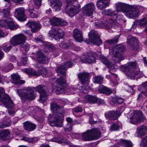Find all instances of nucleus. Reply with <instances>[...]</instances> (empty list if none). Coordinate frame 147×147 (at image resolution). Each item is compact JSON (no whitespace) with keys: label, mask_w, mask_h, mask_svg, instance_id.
Segmentation results:
<instances>
[{"label":"nucleus","mask_w":147,"mask_h":147,"mask_svg":"<svg viewBox=\"0 0 147 147\" xmlns=\"http://www.w3.org/2000/svg\"><path fill=\"white\" fill-rule=\"evenodd\" d=\"M73 36L75 39L78 41H82L83 40V38L82 36V32L76 28L74 29L73 33Z\"/></svg>","instance_id":"30"},{"label":"nucleus","mask_w":147,"mask_h":147,"mask_svg":"<svg viewBox=\"0 0 147 147\" xmlns=\"http://www.w3.org/2000/svg\"><path fill=\"white\" fill-rule=\"evenodd\" d=\"M99 91L100 93H104L108 95L112 93V91L110 89L103 86H100Z\"/></svg>","instance_id":"37"},{"label":"nucleus","mask_w":147,"mask_h":147,"mask_svg":"<svg viewBox=\"0 0 147 147\" xmlns=\"http://www.w3.org/2000/svg\"><path fill=\"white\" fill-rule=\"evenodd\" d=\"M147 132V127L144 125L138 127L137 128L136 133L139 137L144 136Z\"/></svg>","instance_id":"29"},{"label":"nucleus","mask_w":147,"mask_h":147,"mask_svg":"<svg viewBox=\"0 0 147 147\" xmlns=\"http://www.w3.org/2000/svg\"><path fill=\"white\" fill-rule=\"evenodd\" d=\"M96 53L93 52H90L87 53L85 57L82 59L84 63H94L95 61Z\"/></svg>","instance_id":"18"},{"label":"nucleus","mask_w":147,"mask_h":147,"mask_svg":"<svg viewBox=\"0 0 147 147\" xmlns=\"http://www.w3.org/2000/svg\"><path fill=\"white\" fill-rule=\"evenodd\" d=\"M52 141L59 143H65L67 144H69V142L67 141V139L64 137H55L52 139Z\"/></svg>","instance_id":"38"},{"label":"nucleus","mask_w":147,"mask_h":147,"mask_svg":"<svg viewBox=\"0 0 147 147\" xmlns=\"http://www.w3.org/2000/svg\"><path fill=\"white\" fill-rule=\"evenodd\" d=\"M120 144L122 147H132V144L129 140L121 139Z\"/></svg>","instance_id":"40"},{"label":"nucleus","mask_w":147,"mask_h":147,"mask_svg":"<svg viewBox=\"0 0 147 147\" xmlns=\"http://www.w3.org/2000/svg\"><path fill=\"white\" fill-rule=\"evenodd\" d=\"M11 82L15 84H24L25 83L24 81L20 79V76L18 74H13L11 75Z\"/></svg>","instance_id":"27"},{"label":"nucleus","mask_w":147,"mask_h":147,"mask_svg":"<svg viewBox=\"0 0 147 147\" xmlns=\"http://www.w3.org/2000/svg\"><path fill=\"white\" fill-rule=\"evenodd\" d=\"M63 65L69 68L73 65V62L72 61L66 62L63 64Z\"/></svg>","instance_id":"56"},{"label":"nucleus","mask_w":147,"mask_h":147,"mask_svg":"<svg viewBox=\"0 0 147 147\" xmlns=\"http://www.w3.org/2000/svg\"><path fill=\"white\" fill-rule=\"evenodd\" d=\"M137 24L140 26L145 25L147 24V21L146 20L145 18H144L137 21Z\"/></svg>","instance_id":"48"},{"label":"nucleus","mask_w":147,"mask_h":147,"mask_svg":"<svg viewBox=\"0 0 147 147\" xmlns=\"http://www.w3.org/2000/svg\"><path fill=\"white\" fill-rule=\"evenodd\" d=\"M54 121H51L49 122V124L52 126H56L61 127L62 126L63 120L61 118L60 115L54 116Z\"/></svg>","instance_id":"20"},{"label":"nucleus","mask_w":147,"mask_h":147,"mask_svg":"<svg viewBox=\"0 0 147 147\" xmlns=\"http://www.w3.org/2000/svg\"><path fill=\"white\" fill-rule=\"evenodd\" d=\"M35 90L40 94L39 101L43 103L47 99L49 91L47 86L43 84L39 85L34 88Z\"/></svg>","instance_id":"8"},{"label":"nucleus","mask_w":147,"mask_h":147,"mask_svg":"<svg viewBox=\"0 0 147 147\" xmlns=\"http://www.w3.org/2000/svg\"><path fill=\"white\" fill-rule=\"evenodd\" d=\"M42 0H34V3L35 5L36 6V8H39L41 5Z\"/></svg>","instance_id":"57"},{"label":"nucleus","mask_w":147,"mask_h":147,"mask_svg":"<svg viewBox=\"0 0 147 147\" xmlns=\"http://www.w3.org/2000/svg\"><path fill=\"white\" fill-rule=\"evenodd\" d=\"M60 47L65 49L67 48L69 46V43L68 41H63L59 44Z\"/></svg>","instance_id":"47"},{"label":"nucleus","mask_w":147,"mask_h":147,"mask_svg":"<svg viewBox=\"0 0 147 147\" xmlns=\"http://www.w3.org/2000/svg\"><path fill=\"white\" fill-rule=\"evenodd\" d=\"M27 39L26 37L24 34H20L13 36L11 39L10 42L13 46L21 45L24 44Z\"/></svg>","instance_id":"13"},{"label":"nucleus","mask_w":147,"mask_h":147,"mask_svg":"<svg viewBox=\"0 0 147 147\" xmlns=\"http://www.w3.org/2000/svg\"><path fill=\"white\" fill-rule=\"evenodd\" d=\"M89 74L86 72L80 73L78 75V77L82 83L83 85H86L87 87L89 82Z\"/></svg>","instance_id":"21"},{"label":"nucleus","mask_w":147,"mask_h":147,"mask_svg":"<svg viewBox=\"0 0 147 147\" xmlns=\"http://www.w3.org/2000/svg\"><path fill=\"white\" fill-rule=\"evenodd\" d=\"M119 127L117 124L114 123L111 126L110 130L111 131L117 130L118 129Z\"/></svg>","instance_id":"53"},{"label":"nucleus","mask_w":147,"mask_h":147,"mask_svg":"<svg viewBox=\"0 0 147 147\" xmlns=\"http://www.w3.org/2000/svg\"><path fill=\"white\" fill-rule=\"evenodd\" d=\"M125 48L123 45H118L110 49V53L113 59L116 62L119 63L123 59L122 53L125 50Z\"/></svg>","instance_id":"4"},{"label":"nucleus","mask_w":147,"mask_h":147,"mask_svg":"<svg viewBox=\"0 0 147 147\" xmlns=\"http://www.w3.org/2000/svg\"><path fill=\"white\" fill-rule=\"evenodd\" d=\"M117 22L115 20L110 18L108 20L107 23H102L100 20H96L94 23L96 26L98 27H100L105 28L107 29H110L112 27H114Z\"/></svg>","instance_id":"10"},{"label":"nucleus","mask_w":147,"mask_h":147,"mask_svg":"<svg viewBox=\"0 0 147 147\" xmlns=\"http://www.w3.org/2000/svg\"><path fill=\"white\" fill-rule=\"evenodd\" d=\"M118 11H122L127 17L133 18L137 17L139 14V11L135 6H132L122 3L116 4L115 7Z\"/></svg>","instance_id":"1"},{"label":"nucleus","mask_w":147,"mask_h":147,"mask_svg":"<svg viewBox=\"0 0 147 147\" xmlns=\"http://www.w3.org/2000/svg\"><path fill=\"white\" fill-rule=\"evenodd\" d=\"M40 69L38 70V72H36L33 69H26L24 70V71L26 73L32 76H38L40 75H46L48 71L47 69L45 68H43L42 67H39Z\"/></svg>","instance_id":"17"},{"label":"nucleus","mask_w":147,"mask_h":147,"mask_svg":"<svg viewBox=\"0 0 147 147\" xmlns=\"http://www.w3.org/2000/svg\"><path fill=\"white\" fill-rule=\"evenodd\" d=\"M107 67L109 69V72L110 73L111 75L112 76V74H114L113 73H112L111 71H112L113 72L115 71L116 70V69L118 68V67L116 65H113L110 62L109 63L107 66Z\"/></svg>","instance_id":"43"},{"label":"nucleus","mask_w":147,"mask_h":147,"mask_svg":"<svg viewBox=\"0 0 147 147\" xmlns=\"http://www.w3.org/2000/svg\"><path fill=\"white\" fill-rule=\"evenodd\" d=\"M140 146L141 147H147V136L142 139Z\"/></svg>","instance_id":"49"},{"label":"nucleus","mask_w":147,"mask_h":147,"mask_svg":"<svg viewBox=\"0 0 147 147\" xmlns=\"http://www.w3.org/2000/svg\"><path fill=\"white\" fill-rule=\"evenodd\" d=\"M100 136V132L96 129L88 130L82 134V139L86 141L98 139Z\"/></svg>","instance_id":"6"},{"label":"nucleus","mask_w":147,"mask_h":147,"mask_svg":"<svg viewBox=\"0 0 147 147\" xmlns=\"http://www.w3.org/2000/svg\"><path fill=\"white\" fill-rule=\"evenodd\" d=\"M50 106L51 109L53 113L54 116L59 115V114H63L64 113L63 108L58 105L56 102H51Z\"/></svg>","instance_id":"16"},{"label":"nucleus","mask_w":147,"mask_h":147,"mask_svg":"<svg viewBox=\"0 0 147 147\" xmlns=\"http://www.w3.org/2000/svg\"><path fill=\"white\" fill-rule=\"evenodd\" d=\"M94 81L95 83H101L103 80V78L101 76H97L94 78Z\"/></svg>","instance_id":"50"},{"label":"nucleus","mask_w":147,"mask_h":147,"mask_svg":"<svg viewBox=\"0 0 147 147\" xmlns=\"http://www.w3.org/2000/svg\"><path fill=\"white\" fill-rule=\"evenodd\" d=\"M11 124L10 120L9 119H7L6 117H4L3 121L2 122L0 123V128L8 127L10 126Z\"/></svg>","instance_id":"36"},{"label":"nucleus","mask_w":147,"mask_h":147,"mask_svg":"<svg viewBox=\"0 0 147 147\" xmlns=\"http://www.w3.org/2000/svg\"><path fill=\"white\" fill-rule=\"evenodd\" d=\"M115 101L118 104H121L123 102V100L121 98L116 97L115 98Z\"/></svg>","instance_id":"58"},{"label":"nucleus","mask_w":147,"mask_h":147,"mask_svg":"<svg viewBox=\"0 0 147 147\" xmlns=\"http://www.w3.org/2000/svg\"><path fill=\"white\" fill-rule=\"evenodd\" d=\"M2 13L3 17L4 18L9 16V12L7 9H3L2 11Z\"/></svg>","instance_id":"55"},{"label":"nucleus","mask_w":147,"mask_h":147,"mask_svg":"<svg viewBox=\"0 0 147 147\" xmlns=\"http://www.w3.org/2000/svg\"><path fill=\"white\" fill-rule=\"evenodd\" d=\"M22 140L26 141L29 142L34 143L38 141V139L37 138H30L28 137H24L23 138Z\"/></svg>","instance_id":"44"},{"label":"nucleus","mask_w":147,"mask_h":147,"mask_svg":"<svg viewBox=\"0 0 147 147\" xmlns=\"http://www.w3.org/2000/svg\"><path fill=\"white\" fill-rule=\"evenodd\" d=\"M66 68L63 65L59 66L57 69V72L58 74H59L63 76H66V74L65 72ZM63 76H61L58 79L55 84L57 88L55 92L57 94H62L65 92V89L66 86L67 82L64 78H63Z\"/></svg>","instance_id":"2"},{"label":"nucleus","mask_w":147,"mask_h":147,"mask_svg":"<svg viewBox=\"0 0 147 147\" xmlns=\"http://www.w3.org/2000/svg\"><path fill=\"white\" fill-rule=\"evenodd\" d=\"M23 127L25 130L31 131L36 129V126L34 124L28 121H26L23 123Z\"/></svg>","instance_id":"28"},{"label":"nucleus","mask_w":147,"mask_h":147,"mask_svg":"<svg viewBox=\"0 0 147 147\" xmlns=\"http://www.w3.org/2000/svg\"><path fill=\"white\" fill-rule=\"evenodd\" d=\"M27 24L31 28L32 31L33 32H37L41 28L40 24L37 22L30 21Z\"/></svg>","instance_id":"24"},{"label":"nucleus","mask_w":147,"mask_h":147,"mask_svg":"<svg viewBox=\"0 0 147 147\" xmlns=\"http://www.w3.org/2000/svg\"><path fill=\"white\" fill-rule=\"evenodd\" d=\"M85 100L86 102L90 103H94L97 102L98 100L97 98L94 96L87 95L84 97Z\"/></svg>","instance_id":"34"},{"label":"nucleus","mask_w":147,"mask_h":147,"mask_svg":"<svg viewBox=\"0 0 147 147\" xmlns=\"http://www.w3.org/2000/svg\"><path fill=\"white\" fill-rule=\"evenodd\" d=\"M89 87H87L86 88H84V86L80 87L79 89L81 90V92L84 93H87L88 92V89Z\"/></svg>","instance_id":"61"},{"label":"nucleus","mask_w":147,"mask_h":147,"mask_svg":"<svg viewBox=\"0 0 147 147\" xmlns=\"http://www.w3.org/2000/svg\"><path fill=\"white\" fill-rule=\"evenodd\" d=\"M137 65L136 62H130L126 66H121L120 69L124 72L127 77L131 79H134L136 77L140 78L142 76L143 73L140 71H135Z\"/></svg>","instance_id":"3"},{"label":"nucleus","mask_w":147,"mask_h":147,"mask_svg":"<svg viewBox=\"0 0 147 147\" xmlns=\"http://www.w3.org/2000/svg\"><path fill=\"white\" fill-rule=\"evenodd\" d=\"M82 111V108L79 106L76 107L74 109V111L76 113L80 112Z\"/></svg>","instance_id":"64"},{"label":"nucleus","mask_w":147,"mask_h":147,"mask_svg":"<svg viewBox=\"0 0 147 147\" xmlns=\"http://www.w3.org/2000/svg\"><path fill=\"white\" fill-rule=\"evenodd\" d=\"M22 47L24 48L26 51H28L29 50V46L27 44H22L21 45Z\"/></svg>","instance_id":"59"},{"label":"nucleus","mask_w":147,"mask_h":147,"mask_svg":"<svg viewBox=\"0 0 147 147\" xmlns=\"http://www.w3.org/2000/svg\"><path fill=\"white\" fill-rule=\"evenodd\" d=\"M106 77L110 78L114 85H117L118 84V82L117 81L118 77L116 74H112V76L110 77L109 75H106Z\"/></svg>","instance_id":"39"},{"label":"nucleus","mask_w":147,"mask_h":147,"mask_svg":"<svg viewBox=\"0 0 147 147\" xmlns=\"http://www.w3.org/2000/svg\"><path fill=\"white\" fill-rule=\"evenodd\" d=\"M53 8L55 11L59 10L61 7V2L60 0H53Z\"/></svg>","instance_id":"35"},{"label":"nucleus","mask_w":147,"mask_h":147,"mask_svg":"<svg viewBox=\"0 0 147 147\" xmlns=\"http://www.w3.org/2000/svg\"><path fill=\"white\" fill-rule=\"evenodd\" d=\"M10 133L8 130L5 129L0 131V139L6 140L10 137Z\"/></svg>","instance_id":"33"},{"label":"nucleus","mask_w":147,"mask_h":147,"mask_svg":"<svg viewBox=\"0 0 147 147\" xmlns=\"http://www.w3.org/2000/svg\"><path fill=\"white\" fill-rule=\"evenodd\" d=\"M31 17L32 18H37L38 17V13L34 9H30L29 10Z\"/></svg>","instance_id":"45"},{"label":"nucleus","mask_w":147,"mask_h":147,"mask_svg":"<svg viewBox=\"0 0 147 147\" xmlns=\"http://www.w3.org/2000/svg\"><path fill=\"white\" fill-rule=\"evenodd\" d=\"M110 1V0H98L96 4L98 8L100 10L105 8L108 6Z\"/></svg>","instance_id":"26"},{"label":"nucleus","mask_w":147,"mask_h":147,"mask_svg":"<svg viewBox=\"0 0 147 147\" xmlns=\"http://www.w3.org/2000/svg\"><path fill=\"white\" fill-rule=\"evenodd\" d=\"M120 35H117L111 39L107 40L106 42L109 44H115L118 42Z\"/></svg>","instance_id":"42"},{"label":"nucleus","mask_w":147,"mask_h":147,"mask_svg":"<svg viewBox=\"0 0 147 147\" xmlns=\"http://www.w3.org/2000/svg\"><path fill=\"white\" fill-rule=\"evenodd\" d=\"M50 21L52 25L55 26H59L60 18L54 17L51 19Z\"/></svg>","instance_id":"41"},{"label":"nucleus","mask_w":147,"mask_h":147,"mask_svg":"<svg viewBox=\"0 0 147 147\" xmlns=\"http://www.w3.org/2000/svg\"><path fill=\"white\" fill-rule=\"evenodd\" d=\"M5 103L7 105V106L5 104H3L8 109V112L9 114L10 115H14V111L13 109L14 106L13 101L10 99L8 101L5 102Z\"/></svg>","instance_id":"31"},{"label":"nucleus","mask_w":147,"mask_h":147,"mask_svg":"<svg viewBox=\"0 0 147 147\" xmlns=\"http://www.w3.org/2000/svg\"><path fill=\"white\" fill-rule=\"evenodd\" d=\"M88 36L89 42H92L97 46H99L102 43V42L97 31L93 30H92L89 32Z\"/></svg>","instance_id":"12"},{"label":"nucleus","mask_w":147,"mask_h":147,"mask_svg":"<svg viewBox=\"0 0 147 147\" xmlns=\"http://www.w3.org/2000/svg\"><path fill=\"white\" fill-rule=\"evenodd\" d=\"M36 119L39 122H42L44 120V117L43 116H42L36 117Z\"/></svg>","instance_id":"62"},{"label":"nucleus","mask_w":147,"mask_h":147,"mask_svg":"<svg viewBox=\"0 0 147 147\" xmlns=\"http://www.w3.org/2000/svg\"><path fill=\"white\" fill-rule=\"evenodd\" d=\"M11 48V46L8 45H4L2 47L3 50L6 52H9Z\"/></svg>","instance_id":"52"},{"label":"nucleus","mask_w":147,"mask_h":147,"mask_svg":"<svg viewBox=\"0 0 147 147\" xmlns=\"http://www.w3.org/2000/svg\"><path fill=\"white\" fill-rule=\"evenodd\" d=\"M49 34L56 40L62 38L64 35V32L63 30L57 27H52L51 30L49 31Z\"/></svg>","instance_id":"11"},{"label":"nucleus","mask_w":147,"mask_h":147,"mask_svg":"<svg viewBox=\"0 0 147 147\" xmlns=\"http://www.w3.org/2000/svg\"><path fill=\"white\" fill-rule=\"evenodd\" d=\"M77 0H66V5L65 8L66 13L71 17L78 13L80 11V6H71L72 1H76Z\"/></svg>","instance_id":"7"},{"label":"nucleus","mask_w":147,"mask_h":147,"mask_svg":"<svg viewBox=\"0 0 147 147\" xmlns=\"http://www.w3.org/2000/svg\"><path fill=\"white\" fill-rule=\"evenodd\" d=\"M44 39V38L42 35H40L37 38H35V40L37 42L38 41L43 42Z\"/></svg>","instance_id":"63"},{"label":"nucleus","mask_w":147,"mask_h":147,"mask_svg":"<svg viewBox=\"0 0 147 147\" xmlns=\"http://www.w3.org/2000/svg\"><path fill=\"white\" fill-rule=\"evenodd\" d=\"M13 68V65L12 64H9L4 68V70L6 71H8L11 70Z\"/></svg>","instance_id":"54"},{"label":"nucleus","mask_w":147,"mask_h":147,"mask_svg":"<svg viewBox=\"0 0 147 147\" xmlns=\"http://www.w3.org/2000/svg\"><path fill=\"white\" fill-rule=\"evenodd\" d=\"M121 113L119 110L116 111H110L108 114H105V117L109 118L110 120H114L116 119L121 115Z\"/></svg>","instance_id":"23"},{"label":"nucleus","mask_w":147,"mask_h":147,"mask_svg":"<svg viewBox=\"0 0 147 147\" xmlns=\"http://www.w3.org/2000/svg\"><path fill=\"white\" fill-rule=\"evenodd\" d=\"M105 13L106 15L109 16H115L117 13H115V11H113L111 9H107L106 10Z\"/></svg>","instance_id":"51"},{"label":"nucleus","mask_w":147,"mask_h":147,"mask_svg":"<svg viewBox=\"0 0 147 147\" xmlns=\"http://www.w3.org/2000/svg\"><path fill=\"white\" fill-rule=\"evenodd\" d=\"M11 99L9 96L5 92V90L3 88L1 87H0V101L3 104L7 106L5 103V102L8 101Z\"/></svg>","instance_id":"25"},{"label":"nucleus","mask_w":147,"mask_h":147,"mask_svg":"<svg viewBox=\"0 0 147 147\" xmlns=\"http://www.w3.org/2000/svg\"><path fill=\"white\" fill-rule=\"evenodd\" d=\"M99 59L106 66H107L110 62L107 59V58L106 57L103 55L100 56L99 57Z\"/></svg>","instance_id":"46"},{"label":"nucleus","mask_w":147,"mask_h":147,"mask_svg":"<svg viewBox=\"0 0 147 147\" xmlns=\"http://www.w3.org/2000/svg\"><path fill=\"white\" fill-rule=\"evenodd\" d=\"M17 92L23 100H33L36 96L34 91L30 88H27L26 89L23 90H18Z\"/></svg>","instance_id":"5"},{"label":"nucleus","mask_w":147,"mask_h":147,"mask_svg":"<svg viewBox=\"0 0 147 147\" xmlns=\"http://www.w3.org/2000/svg\"><path fill=\"white\" fill-rule=\"evenodd\" d=\"M94 4L91 3L86 5L82 9V12L84 16H89L91 15L95 10Z\"/></svg>","instance_id":"15"},{"label":"nucleus","mask_w":147,"mask_h":147,"mask_svg":"<svg viewBox=\"0 0 147 147\" xmlns=\"http://www.w3.org/2000/svg\"><path fill=\"white\" fill-rule=\"evenodd\" d=\"M27 59L26 58H22L21 64L19 65L22 66L25 65L27 63Z\"/></svg>","instance_id":"60"},{"label":"nucleus","mask_w":147,"mask_h":147,"mask_svg":"<svg viewBox=\"0 0 147 147\" xmlns=\"http://www.w3.org/2000/svg\"><path fill=\"white\" fill-rule=\"evenodd\" d=\"M5 24L6 23L9 28L11 30H14L17 29L18 27V26L15 25L14 22L11 18H8L7 20H5Z\"/></svg>","instance_id":"32"},{"label":"nucleus","mask_w":147,"mask_h":147,"mask_svg":"<svg viewBox=\"0 0 147 147\" xmlns=\"http://www.w3.org/2000/svg\"><path fill=\"white\" fill-rule=\"evenodd\" d=\"M145 119V117L143 116L141 111H136L132 113L130 117V122L136 125L139 122H143Z\"/></svg>","instance_id":"9"},{"label":"nucleus","mask_w":147,"mask_h":147,"mask_svg":"<svg viewBox=\"0 0 147 147\" xmlns=\"http://www.w3.org/2000/svg\"><path fill=\"white\" fill-rule=\"evenodd\" d=\"M15 16L16 18L20 21H24L26 19L24 14V10L22 7L16 9Z\"/></svg>","instance_id":"19"},{"label":"nucleus","mask_w":147,"mask_h":147,"mask_svg":"<svg viewBox=\"0 0 147 147\" xmlns=\"http://www.w3.org/2000/svg\"><path fill=\"white\" fill-rule=\"evenodd\" d=\"M36 57L38 62L40 63L47 64L48 63V58L42 52L40 51L36 52Z\"/></svg>","instance_id":"22"},{"label":"nucleus","mask_w":147,"mask_h":147,"mask_svg":"<svg viewBox=\"0 0 147 147\" xmlns=\"http://www.w3.org/2000/svg\"><path fill=\"white\" fill-rule=\"evenodd\" d=\"M127 42L132 50H137L139 49L138 41L135 37L129 35L127 38Z\"/></svg>","instance_id":"14"}]
</instances>
